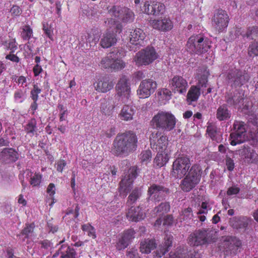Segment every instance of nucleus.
Listing matches in <instances>:
<instances>
[{
    "instance_id": "26",
    "label": "nucleus",
    "mask_w": 258,
    "mask_h": 258,
    "mask_svg": "<svg viewBox=\"0 0 258 258\" xmlns=\"http://www.w3.org/2000/svg\"><path fill=\"white\" fill-rule=\"evenodd\" d=\"M94 85L97 91L106 93L112 89L114 84L108 77H104L100 79L97 82L94 83Z\"/></svg>"
},
{
    "instance_id": "46",
    "label": "nucleus",
    "mask_w": 258,
    "mask_h": 258,
    "mask_svg": "<svg viewBox=\"0 0 258 258\" xmlns=\"http://www.w3.org/2000/svg\"><path fill=\"white\" fill-rule=\"evenodd\" d=\"M36 130V121L35 119L32 118L25 126V130L28 134L34 135Z\"/></svg>"
},
{
    "instance_id": "39",
    "label": "nucleus",
    "mask_w": 258,
    "mask_h": 258,
    "mask_svg": "<svg viewBox=\"0 0 258 258\" xmlns=\"http://www.w3.org/2000/svg\"><path fill=\"white\" fill-rule=\"evenodd\" d=\"M134 113L135 110L132 106L124 105L121 110L119 116L121 119L127 121L133 119Z\"/></svg>"
},
{
    "instance_id": "50",
    "label": "nucleus",
    "mask_w": 258,
    "mask_h": 258,
    "mask_svg": "<svg viewBox=\"0 0 258 258\" xmlns=\"http://www.w3.org/2000/svg\"><path fill=\"white\" fill-rule=\"evenodd\" d=\"M41 92V89L39 88L37 84L33 85V88L30 92V97L34 101L38 99V94Z\"/></svg>"
},
{
    "instance_id": "60",
    "label": "nucleus",
    "mask_w": 258,
    "mask_h": 258,
    "mask_svg": "<svg viewBox=\"0 0 258 258\" xmlns=\"http://www.w3.org/2000/svg\"><path fill=\"white\" fill-rule=\"evenodd\" d=\"M127 258H139L138 250L135 248H132L127 251Z\"/></svg>"
},
{
    "instance_id": "17",
    "label": "nucleus",
    "mask_w": 258,
    "mask_h": 258,
    "mask_svg": "<svg viewBox=\"0 0 258 258\" xmlns=\"http://www.w3.org/2000/svg\"><path fill=\"white\" fill-rule=\"evenodd\" d=\"M241 246V242L239 239L235 237H228L222 242L221 247L227 255H235Z\"/></svg>"
},
{
    "instance_id": "27",
    "label": "nucleus",
    "mask_w": 258,
    "mask_h": 258,
    "mask_svg": "<svg viewBox=\"0 0 258 258\" xmlns=\"http://www.w3.org/2000/svg\"><path fill=\"white\" fill-rule=\"evenodd\" d=\"M250 218L247 217H234L230 219L231 226L234 229L245 230L249 223L250 222Z\"/></svg>"
},
{
    "instance_id": "36",
    "label": "nucleus",
    "mask_w": 258,
    "mask_h": 258,
    "mask_svg": "<svg viewBox=\"0 0 258 258\" xmlns=\"http://www.w3.org/2000/svg\"><path fill=\"white\" fill-rule=\"evenodd\" d=\"M156 245L154 240L145 239L141 242L140 251L142 253H149L156 247Z\"/></svg>"
},
{
    "instance_id": "6",
    "label": "nucleus",
    "mask_w": 258,
    "mask_h": 258,
    "mask_svg": "<svg viewBox=\"0 0 258 258\" xmlns=\"http://www.w3.org/2000/svg\"><path fill=\"white\" fill-rule=\"evenodd\" d=\"M246 125L240 121H235L233 124L234 132L231 134V141L230 144L232 146H235L244 142L247 140Z\"/></svg>"
},
{
    "instance_id": "10",
    "label": "nucleus",
    "mask_w": 258,
    "mask_h": 258,
    "mask_svg": "<svg viewBox=\"0 0 258 258\" xmlns=\"http://www.w3.org/2000/svg\"><path fill=\"white\" fill-rule=\"evenodd\" d=\"M228 83L232 87H240L248 82L249 76L245 71L232 70L227 76Z\"/></svg>"
},
{
    "instance_id": "40",
    "label": "nucleus",
    "mask_w": 258,
    "mask_h": 258,
    "mask_svg": "<svg viewBox=\"0 0 258 258\" xmlns=\"http://www.w3.org/2000/svg\"><path fill=\"white\" fill-rule=\"evenodd\" d=\"M100 111L102 114L105 116H110L112 114L114 108L108 99H105L101 103Z\"/></svg>"
},
{
    "instance_id": "25",
    "label": "nucleus",
    "mask_w": 258,
    "mask_h": 258,
    "mask_svg": "<svg viewBox=\"0 0 258 258\" xmlns=\"http://www.w3.org/2000/svg\"><path fill=\"white\" fill-rule=\"evenodd\" d=\"M1 159L6 163L16 162L19 157L18 153L13 148H5L0 154Z\"/></svg>"
},
{
    "instance_id": "15",
    "label": "nucleus",
    "mask_w": 258,
    "mask_h": 258,
    "mask_svg": "<svg viewBox=\"0 0 258 258\" xmlns=\"http://www.w3.org/2000/svg\"><path fill=\"white\" fill-rule=\"evenodd\" d=\"M157 88V83L152 79L143 80L137 90V94L140 98H146L153 94Z\"/></svg>"
},
{
    "instance_id": "38",
    "label": "nucleus",
    "mask_w": 258,
    "mask_h": 258,
    "mask_svg": "<svg viewBox=\"0 0 258 258\" xmlns=\"http://www.w3.org/2000/svg\"><path fill=\"white\" fill-rule=\"evenodd\" d=\"M108 99L114 109L119 108L122 104L127 103L129 98H126L125 96L117 93L113 97L108 98Z\"/></svg>"
},
{
    "instance_id": "43",
    "label": "nucleus",
    "mask_w": 258,
    "mask_h": 258,
    "mask_svg": "<svg viewBox=\"0 0 258 258\" xmlns=\"http://www.w3.org/2000/svg\"><path fill=\"white\" fill-rule=\"evenodd\" d=\"M152 10H153V15L159 16L165 12V7L164 4L159 2H152Z\"/></svg>"
},
{
    "instance_id": "1",
    "label": "nucleus",
    "mask_w": 258,
    "mask_h": 258,
    "mask_svg": "<svg viewBox=\"0 0 258 258\" xmlns=\"http://www.w3.org/2000/svg\"><path fill=\"white\" fill-rule=\"evenodd\" d=\"M137 142V137L133 132L117 135L113 141L112 151L116 156H126L136 150Z\"/></svg>"
},
{
    "instance_id": "41",
    "label": "nucleus",
    "mask_w": 258,
    "mask_h": 258,
    "mask_svg": "<svg viewBox=\"0 0 258 258\" xmlns=\"http://www.w3.org/2000/svg\"><path fill=\"white\" fill-rule=\"evenodd\" d=\"M142 194V189L140 187H136L134 188L128 197L126 204L127 205H132L140 198Z\"/></svg>"
},
{
    "instance_id": "45",
    "label": "nucleus",
    "mask_w": 258,
    "mask_h": 258,
    "mask_svg": "<svg viewBox=\"0 0 258 258\" xmlns=\"http://www.w3.org/2000/svg\"><path fill=\"white\" fill-rule=\"evenodd\" d=\"M122 7L119 6H113L107 7L108 14L115 18L119 20Z\"/></svg>"
},
{
    "instance_id": "35",
    "label": "nucleus",
    "mask_w": 258,
    "mask_h": 258,
    "mask_svg": "<svg viewBox=\"0 0 258 258\" xmlns=\"http://www.w3.org/2000/svg\"><path fill=\"white\" fill-rule=\"evenodd\" d=\"M196 37L198 40V45L200 47V54L205 53L210 48L211 42L208 38L202 35H196Z\"/></svg>"
},
{
    "instance_id": "31",
    "label": "nucleus",
    "mask_w": 258,
    "mask_h": 258,
    "mask_svg": "<svg viewBox=\"0 0 258 258\" xmlns=\"http://www.w3.org/2000/svg\"><path fill=\"white\" fill-rule=\"evenodd\" d=\"M172 242V237L166 236L165 238V241L163 245H160L158 249L155 252L154 256L156 258L161 257L166 251H168V248L171 246Z\"/></svg>"
},
{
    "instance_id": "24",
    "label": "nucleus",
    "mask_w": 258,
    "mask_h": 258,
    "mask_svg": "<svg viewBox=\"0 0 258 258\" xmlns=\"http://www.w3.org/2000/svg\"><path fill=\"white\" fill-rule=\"evenodd\" d=\"M117 41V35L113 31H107L102 36L100 44L102 47L107 48L113 46Z\"/></svg>"
},
{
    "instance_id": "49",
    "label": "nucleus",
    "mask_w": 258,
    "mask_h": 258,
    "mask_svg": "<svg viewBox=\"0 0 258 258\" xmlns=\"http://www.w3.org/2000/svg\"><path fill=\"white\" fill-rule=\"evenodd\" d=\"M192 216V214L191 209L188 208L182 211L181 214L180 215L179 219L180 221L182 220L185 221L191 219Z\"/></svg>"
},
{
    "instance_id": "9",
    "label": "nucleus",
    "mask_w": 258,
    "mask_h": 258,
    "mask_svg": "<svg viewBox=\"0 0 258 258\" xmlns=\"http://www.w3.org/2000/svg\"><path fill=\"white\" fill-rule=\"evenodd\" d=\"M100 65L105 69H110L113 71H118L125 67V63L118 58L117 53L111 52L107 56L103 57Z\"/></svg>"
},
{
    "instance_id": "20",
    "label": "nucleus",
    "mask_w": 258,
    "mask_h": 258,
    "mask_svg": "<svg viewBox=\"0 0 258 258\" xmlns=\"http://www.w3.org/2000/svg\"><path fill=\"white\" fill-rule=\"evenodd\" d=\"M206 230H198L191 234L188 238V243L191 246H198L206 243L208 241Z\"/></svg>"
},
{
    "instance_id": "34",
    "label": "nucleus",
    "mask_w": 258,
    "mask_h": 258,
    "mask_svg": "<svg viewBox=\"0 0 258 258\" xmlns=\"http://www.w3.org/2000/svg\"><path fill=\"white\" fill-rule=\"evenodd\" d=\"M81 40L83 43H94L95 44L99 40V36L96 31L91 30L81 36Z\"/></svg>"
},
{
    "instance_id": "44",
    "label": "nucleus",
    "mask_w": 258,
    "mask_h": 258,
    "mask_svg": "<svg viewBox=\"0 0 258 258\" xmlns=\"http://www.w3.org/2000/svg\"><path fill=\"white\" fill-rule=\"evenodd\" d=\"M242 37L251 39L258 37V27L252 26L248 28L245 33L242 34Z\"/></svg>"
},
{
    "instance_id": "11",
    "label": "nucleus",
    "mask_w": 258,
    "mask_h": 258,
    "mask_svg": "<svg viewBox=\"0 0 258 258\" xmlns=\"http://www.w3.org/2000/svg\"><path fill=\"white\" fill-rule=\"evenodd\" d=\"M209 74L208 71L204 69L203 74L199 78V83L197 86H191L187 95V99L189 101H196L200 95V89L207 87L208 77Z\"/></svg>"
},
{
    "instance_id": "58",
    "label": "nucleus",
    "mask_w": 258,
    "mask_h": 258,
    "mask_svg": "<svg viewBox=\"0 0 258 258\" xmlns=\"http://www.w3.org/2000/svg\"><path fill=\"white\" fill-rule=\"evenodd\" d=\"M34 228V224L33 223L27 224L26 227L22 230L21 234L25 235L27 237L29 234L33 232Z\"/></svg>"
},
{
    "instance_id": "61",
    "label": "nucleus",
    "mask_w": 258,
    "mask_h": 258,
    "mask_svg": "<svg viewBox=\"0 0 258 258\" xmlns=\"http://www.w3.org/2000/svg\"><path fill=\"white\" fill-rule=\"evenodd\" d=\"M226 165L228 170L232 171L234 168V163L233 160L230 157L226 156Z\"/></svg>"
},
{
    "instance_id": "30",
    "label": "nucleus",
    "mask_w": 258,
    "mask_h": 258,
    "mask_svg": "<svg viewBox=\"0 0 258 258\" xmlns=\"http://www.w3.org/2000/svg\"><path fill=\"white\" fill-rule=\"evenodd\" d=\"M227 105L223 104L220 105L217 109L216 117L219 121H224L230 118L231 112L227 107Z\"/></svg>"
},
{
    "instance_id": "53",
    "label": "nucleus",
    "mask_w": 258,
    "mask_h": 258,
    "mask_svg": "<svg viewBox=\"0 0 258 258\" xmlns=\"http://www.w3.org/2000/svg\"><path fill=\"white\" fill-rule=\"evenodd\" d=\"M152 2H149V1H146L144 3V6L142 9V11L144 13H146L148 15H152L153 14V10L152 9Z\"/></svg>"
},
{
    "instance_id": "54",
    "label": "nucleus",
    "mask_w": 258,
    "mask_h": 258,
    "mask_svg": "<svg viewBox=\"0 0 258 258\" xmlns=\"http://www.w3.org/2000/svg\"><path fill=\"white\" fill-rule=\"evenodd\" d=\"M43 30L45 35L51 40H53V29L47 23H43Z\"/></svg>"
},
{
    "instance_id": "4",
    "label": "nucleus",
    "mask_w": 258,
    "mask_h": 258,
    "mask_svg": "<svg viewBox=\"0 0 258 258\" xmlns=\"http://www.w3.org/2000/svg\"><path fill=\"white\" fill-rule=\"evenodd\" d=\"M191 165L189 157L182 155L178 157L173 163L172 176L176 178H181L187 174Z\"/></svg>"
},
{
    "instance_id": "48",
    "label": "nucleus",
    "mask_w": 258,
    "mask_h": 258,
    "mask_svg": "<svg viewBox=\"0 0 258 258\" xmlns=\"http://www.w3.org/2000/svg\"><path fill=\"white\" fill-rule=\"evenodd\" d=\"M82 229L83 231L87 232L88 235L92 237V238L95 239L96 237L95 229L90 224H87L83 225L82 226Z\"/></svg>"
},
{
    "instance_id": "16",
    "label": "nucleus",
    "mask_w": 258,
    "mask_h": 258,
    "mask_svg": "<svg viewBox=\"0 0 258 258\" xmlns=\"http://www.w3.org/2000/svg\"><path fill=\"white\" fill-rule=\"evenodd\" d=\"M229 17L226 11L218 10L212 19V25L219 32L223 31L228 26Z\"/></svg>"
},
{
    "instance_id": "52",
    "label": "nucleus",
    "mask_w": 258,
    "mask_h": 258,
    "mask_svg": "<svg viewBox=\"0 0 258 258\" xmlns=\"http://www.w3.org/2000/svg\"><path fill=\"white\" fill-rule=\"evenodd\" d=\"M129 243H130L125 240L122 237H121L117 242L115 247L117 250H120L127 247Z\"/></svg>"
},
{
    "instance_id": "28",
    "label": "nucleus",
    "mask_w": 258,
    "mask_h": 258,
    "mask_svg": "<svg viewBox=\"0 0 258 258\" xmlns=\"http://www.w3.org/2000/svg\"><path fill=\"white\" fill-rule=\"evenodd\" d=\"M59 254L62 258H77L74 249L66 244L62 245L53 257H55Z\"/></svg>"
},
{
    "instance_id": "3",
    "label": "nucleus",
    "mask_w": 258,
    "mask_h": 258,
    "mask_svg": "<svg viewBox=\"0 0 258 258\" xmlns=\"http://www.w3.org/2000/svg\"><path fill=\"white\" fill-rule=\"evenodd\" d=\"M201 173V167L197 164H193L181 181V189L184 192H189L194 189L200 181Z\"/></svg>"
},
{
    "instance_id": "57",
    "label": "nucleus",
    "mask_w": 258,
    "mask_h": 258,
    "mask_svg": "<svg viewBox=\"0 0 258 258\" xmlns=\"http://www.w3.org/2000/svg\"><path fill=\"white\" fill-rule=\"evenodd\" d=\"M207 132L212 140H215V137L217 132V128L216 126L213 125H208L207 128Z\"/></svg>"
},
{
    "instance_id": "32",
    "label": "nucleus",
    "mask_w": 258,
    "mask_h": 258,
    "mask_svg": "<svg viewBox=\"0 0 258 258\" xmlns=\"http://www.w3.org/2000/svg\"><path fill=\"white\" fill-rule=\"evenodd\" d=\"M157 152L158 153L154 159V164L156 167L161 168L168 162L169 157L167 151Z\"/></svg>"
},
{
    "instance_id": "22",
    "label": "nucleus",
    "mask_w": 258,
    "mask_h": 258,
    "mask_svg": "<svg viewBox=\"0 0 258 258\" xmlns=\"http://www.w3.org/2000/svg\"><path fill=\"white\" fill-rule=\"evenodd\" d=\"M24 174H25L26 178L30 177V183L33 186H38L40 184L42 178L41 175L39 173H35L33 175V173L30 170H26L23 175L19 176V179L21 180L23 189H24L27 185V183L25 182L24 180Z\"/></svg>"
},
{
    "instance_id": "21",
    "label": "nucleus",
    "mask_w": 258,
    "mask_h": 258,
    "mask_svg": "<svg viewBox=\"0 0 258 258\" xmlns=\"http://www.w3.org/2000/svg\"><path fill=\"white\" fill-rule=\"evenodd\" d=\"M129 81L128 77L124 75L122 76L116 86L117 93L125 96L126 98L130 97L131 88Z\"/></svg>"
},
{
    "instance_id": "56",
    "label": "nucleus",
    "mask_w": 258,
    "mask_h": 258,
    "mask_svg": "<svg viewBox=\"0 0 258 258\" xmlns=\"http://www.w3.org/2000/svg\"><path fill=\"white\" fill-rule=\"evenodd\" d=\"M152 158V153L150 150H146L142 152L140 154V159L142 162H148L151 160Z\"/></svg>"
},
{
    "instance_id": "29",
    "label": "nucleus",
    "mask_w": 258,
    "mask_h": 258,
    "mask_svg": "<svg viewBox=\"0 0 258 258\" xmlns=\"http://www.w3.org/2000/svg\"><path fill=\"white\" fill-rule=\"evenodd\" d=\"M150 23L153 28L159 30L168 31L172 28L171 22L167 18L153 20L151 21Z\"/></svg>"
},
{
    "instance_id": "19",
    "label": "nucleus",
    "mask_w": 258,
    "mask_h": 258,
    "mask_svg": "<svg viewBox=\"0 0 258 258\" xmlns=\"http://www.w3.org/2000/svg\"><path fill=\"white\" fill-rule=\"evenodd\" d=\"M169 84L171 89L175 92L185 93L187 87V82L185 79L179 76H174L169 81Z\"/></svg>"
},
{
    "instance_id": "5",
    "label": "nucleus",
    "mask_w": 258,
    "mask_h": 258,
    "mask_svg": "<svg viewBox=\"0 0 258 258\" xmlns=\"http://www.w3.org/2000/svg\"><path fill=\"white\" fill-rule=\"evenodd\" d=\"M158 57V55L154 48L148 46L138 52L134 58V60L138 66H147Z\"/></svg>"
},
{
    "instance_id": "37",
    "label": "nucleus",
    "mask_w": 258,
    "mask_h": 258,
    "mask_svg": "<svg viewBox=\"0 0 258 258\" xmlns=\"http://www.w3.org/2000/svg\"><path fill=\"white\" fill-rule=\"evenodd\" d=\"M121 12L119 20L123 23H131L134 21L135 15L131 10L126 7H122Z\"/></svg>"
},
{
    "instance_id": "47",
    "label": "nucleus",
    "mask_w": 258,
    "mask_h": 258,
    "mask_svg": "<svg viewBox=\"0 0 258 258\" xmlns=\"http://www.w3.org/2000/svg\"><path fill=\"white\" fill-rule=\"evenodd\" d=\"M248 54L250 56L258 55V40L251 43L248 47Z\"/></svg>"
},
{
    "instance_id": "63",
    "label": "nucleus",
    "mask_w": 258,
    "mask_h": 258,
    "mask_svg": "<svg viewBox=\"0 0 258 258\" xmlns=\"http://www.w3.org/2000/svg\"><path fill=\"white\" fill-rule=\"evenodd\" d=\"M67 165V163L64 160H60L56 164V170L61 172L64 167Z\"/></svg>"
},
{
    "instance_id": "2",
    "label": "nucleus",
    "mask_w": 258,
    "mask_h": 258,
    "mask_svg": "<svg viewBox=\"0 0 258 258\" xmlns=\"http://www.w3.org/2000/svg\"><path fill=\"white\" fill-rule=\"evenodd\" d=\"M176 122V118L172 114L169 112L159 111L154 116L150 123L153 128L169 132L174 128Z\"/></svg>"
},
{
    "instance_id": "55",
    "label": "nucleus",
    "mask_w": 258,
    "mask_h": 258,
    "mask_svg": "<svg viewBox=\"0 0 258 258\" xmlns=\"http://www.w3.org/2000/svg\"><path fill=\"white\" fill-rule=\"evenodd\" d=\"M32 35V30L29 26H26L23 28L21 33V36L24 40H28Z\"/></svg>"
},
{
    "instance_id": "7",
    "label": "nucleus",
    "mask_w": 258,
    "mask_h": 258,
    "mask_svg": "<svg viewBox=\"0 0 258 258\" xmlns=\"http://www.w3.org/2000/svg\"><path fill=\"white\" fill-rule=\"evenodd\" d=\"M137 169L135 166L130 168L120 182L119 192L123 197H126L132 188L133 183L137 175Z\"/></svg>"
},
{
    "instance_id": "14",
    "label": "nucleus",
    "mask_w": 258,
    "mask_h": 258,
    "mask_svg": "<svg viewBox=\"0 0 258 258\" xmlns=\"http://www.w3.org/2000/svg\"><path fill=\"white\" fill-rule=\"evenodd\" d=\"M145 38V34L143 30L140 28H136L130 32V41L128 47L130 50L135 51L140 46L143 45V40Z\"/></svg>"
},
{
    "instance_id": "33",
    "label": "nucleus",
    "mask_w": 258,
    "mask_h": 258,
    "mask_svg": "<svg viewBox=\"0 0 258 258\" xmlns=\"http://www.w3.org/2000/svg\"><path fill=\"white\" fill-rule=\"evenodd\" d=\"M198 40L196 35H192L188 39L186 44V49L191 53L200 54V47L198 45Z\"/></svg>"
},
{
    "instance_id": "59",
    "label": "nucleus",
    "mask_w": 258,
    "mask_h": 258,
    "mask_svg": "<svg viewBox=\"0 0 258 258\" xmlns=\"http://www.w3.org/2000/svg\"><path fill=\"white\" fill-rule=\"evenodd\" d=\"M240 191V188L237 185H234L228 188L227 190L228 196H232L237 194Z\"/></svg>"
},
{
    "instance_id": "12",
    "label": "nucleus",
    "mask_w": 258,
    "mask_h": 258,
    "mask_svg": "<svg viewBox=\"0 0 258 258\" xmlns=\"http://www.w3.org/2000/svg\"><path fill=\"white\" fill-rule=\"evenodd\" d=\"M237 152L243 164L248 165L258 163V154L251 147L243 146Z\"/></svg>"
},
{
    "instance_id": "62",
    "label": "nucleus",
    "mask_w": 258,
    "mask_h": 258,
    "mask_svg": "<svg viewBox=\"0 0 258 258\" xmlns=\"http://www.w3.org/2000/svg\"><path fill=\"white\" fill-rule=\"evenodd\" d=\"M40 244L41 245V247L45 249H51L53 246L52 243L49 240L47 239L41 241L40 242Z\"/></svg>"
},
{
    "instance_id": "64",
    "label": "nucleus",
    "mask_w": 258,
    "mask_h": 258,
    "mask_svg": "<svg viewBox=\"0 0 258 258\" xmlns=\"http://www.w3.org/2000/svg\"><path fill=\"white\" fill-rule=\"evenodd\" d=\"M173 218L171 215H167L164 219L163 225L166 226H170L172 224Z\"/></svg>"
},
{
    "instance_id": "18",
    "label": "nucleus",
    "mask_w": 258,
    "mask_h": 258,
    "mask_svg": "<svg viewBox=\"0 0 258 258\" xmlns=\"http://www.w3.org/2000/svg\"><path fill=\"white\" fill-rule=\"evenodd\" d=\"M244 93L242 90H235L234 92L227 93L225 97V101L229 106L240 107L243 104Z\"/></svg>"
},
{
    "instance_id": "8",
    "label": "nucleus",
    "mask_w": 258,
    "mask_h": 258,
    "mask_svg": "<svg viewBox=\"0 0 258 258\" xmlns=\"http://www.w3.org/2000/svg\"><path fill=\"white\" fill-rule=\"evenodd\" d=\"M169 188L161 184H151L148 189V200L159 202L164 200L169 194Z\"/></svg>"
},
{
    "instance_id": "23",
    "label": "nucleus",
    "mask_w": 258,
    "mask_h": 258,
    "mask_svg": "<svg viewBox=\"0 0 258 258\" xmlns=\"http://www.w3.org/2000/svg\"><path fill=\"white\" fill-rule=\"evenodd\" d=\"M146 213L140 206L132 207L126 213V217L128 220L133 222H138L144 219Z\"/></svg>"
},
{
    "instance_id": "13",
    "label": "nucleus",
    "mask_w": 258,
    "mask_h": 258,
    "mask_svg": "<svg viewBox=\"0 0 258 258\" xmlns=\"http://www.w3.org/2000/svg\"><path fill=\"white\" fill-rule=\"evenodd\" d=\"M150 140L151 147L157 151H167L168 140L162 133L157 131L153 132L150 136Z\"/></svg>"
},
{
    "instance_id": "51",
    "label": "nucleus",
    "mask_w": 258,
    "mask_h": 258,
    "mask_svg": "<svg viewBox=\"0 0 258 258\" xmlns=\"http://www.w3.org/2000/svg\"><path fill=\"white\" fill-rule=\"evenodd\" d=\"M135 233V231L133 229H129L123 232L121 237L130 243L131 241L134 238Z\"/></svg>"
},
{
    "instance_id": "42",
    "label": "nucleus",
    "mask_w": 258,
    "mask_h": 258,
    "mask_svg": "<svg viewBox=\"0 0 258 258\" xmlns=\"http://www.w3.org/2000/svg\"><path fill=\"white\" fill-rule=\"evenodd\" d=\"M170 206L168 202L161 203L159 206L156 207L154 209V212L156 214H159L162 215L167 213L170 211Z\"/></svg>"
}]
</instances>
